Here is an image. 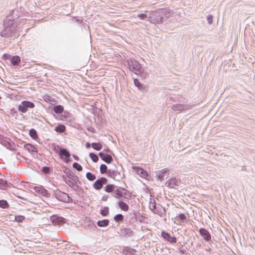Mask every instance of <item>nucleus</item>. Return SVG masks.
Listing matches in <instances>:
<instances>
[{"label":"nucleus","mask_w":255,"mask_h":255,"mask_svg":"<svg viewBox=\"0 0 255 255\" xmlns=\"http://www.w3.org/2000/svg\"><path fill=\"white\" fill-rule=\"evenodd\" d=\"M92 147L95 150H100L102 147H103V145H102V144L100 142H98V143H92Z\"/></svg>","instance_id":"19"},{"label":"nucleus","mask_w":255,"mask_h":255,"mask_svg":"<svg viewBox=\"0 0 255 255\" xmlns=\"http://www.w3.org/2000/svg\"><path fill=\"white\" fill-rule=\"evenodd\" d=\"M149 208L151 210H154L156 208L155 203L154 202H150L149 203Z\"/></svg>","instance_id":"31"},{"label":"nucleus","mask_w":255,"mask_h":255,"mask_svg":"<svg viewBox=\"0 0 255 255\" xmlns=\"http://www.w3.org/2000/svg\"><path fill=\"white\" fill-rule=\"evenodd\" d=\"M9 207V205L7 201L4 200H0V207L2 208H7Z\"/></svg>","instance_id":"22"},{"label":"nucleus","mask_w":255,"mask_h":255,"mask_svg":"<svg viewBox=\"0 0 255 255\" xmlns=\"http://www.w3.org/2000/svg\"><path fill=\"white\" fill-rule=\"evenodd\" d=\"M118 206L121 210L127 212L128 210L129 207L128 205L123 201L119 202Z\"/></svg>","instance_id":"13"},{"label":"nucleus","mask_w":255,"mask_h":255,"mask_svg":"<svg viewBox=\"0 0 255 255\" xmlns=\"http://www.w3.org/2000/svg\"><path fill=\"white\" fill-rule=\"evenodd\" d=\"M162 236L164 239L171 243H175L176 242V238L174 237H170L169 234L167 233L164 232H162Z\"/></svg>","instance_id":"8"},{"label":"nucleus","mask_w":255,"mask_h":255,"mask_svg":"<svg viewBox=\"0 0 255 255\" xmlns=\"http://www.w3.org/2000/svg\"><path fill=\"white\" fill-rule=\"evenodd\" d=\"M109 221L107 219H104L101 221H99L97 222V225L99 227H106L109 225Z\"/></svg>","instance_id":"16"},{"label":"nucleus","mask_w":255,"mask_h":255,"mask_svg":"<svg viewBox=\"0 0 255 255\" xmlns=\"http://www.w3.org/2000/svg\"><path fill=\"white\" fill-rule=\"evenodd\" d=\"M179 182V181L177 179L172 178L168 181V186L171 188H175V187L178 186Z\"/></svg>","instance_id":"11"},{"label":"nucleus","mask_w":255,"mask_h":255,"mask_svg":"<svg viewBox=\"0 0 255 255\" xmlns=\"http://www.w3.org/2000/svg\"><path fill=\"white\" fill-rule=\"evenodd\" d=\"M9 57H10V55L7 54H4L2 56V58L4 59H8V58H9Z\"/></svg>","instance_id":"36"},{"label":"nucleus","mask_w":255,"mask_h":255,"mask_svg":"<svg viewBox=\"0 0 255 255\" xmlns=\"http://www.w3.org/2000/svg\"><path fill=\"white\" fill-rule=\"evenodd\" d=\"M179 107H182V106H181V105H179Z\"/></svg>","instance_id":"39"},{"label":"nucleus","mask_w":255,"mask_h":255,"mask_svg":"<svg viewBox=\"0 0 255 255\" xmlns=\"http://www.w3.org/2000/svg\"><path fill=\"white\" fill-rule=\"evenodd\" d=\"M114 220L117 222H122L124 220V216L122 214H118L114 217Z\"/></svg>","instance_id":"23"},{"label":"nucleus","mask_w":255,"mask_h":255,"mask_svg":"<svg viewBox=\"0 0 255 255\" xmlns=\"http://www.w3.org/2000/svg\"><path fill=\"white\" fill-rule=\"evenodd\" d=\"M20 61V58L18 56H14L10 58L11 63L13 65H17Z\"/></svg>","instance_id":"15"},{"label":"nucleus","mask_w":255,"mask_h":255,"mask_svg":"<svg viewBox=\"0 0 255 255\" xmlns=\"http://www.w3.org/2000/svg\"><path fill=\"white\" fill-rule=\"evenodd\" d=\"M86 177L90 181H94L96 179V176L91 172L86 173Z\"/></svg>","instance_id":"24"},{"label":"nucleus","mask_w":255,"mask_h":255,"mask_svg":"<svg viewBox=\"0 0 255 255\" xmlns=\"http://www.w3.org/2000/svg\"><path fill=\"white\" fill-rule=\"evenodd\" d=\"M176 221H177L179 224H181L183 223L185 220L186 219V216L183 214H180L177 215L175 217Z\"/></svg>","instance_id":"12"},{"label":"nucleus","mask_w":255,"mask_h":255,"mask_svg":"<svg viewBox=\"0 0 255 255\" xmlns=\"http://www.w3.org/2000/svg\"><path fill=\"white\" fill-rule=\"evenodd\" d=\"M34 107L35 105L34 103L29 101H24L18 106V110L19 112L25 113L27 111L28 108L32 109Z\"/></svg>","instance_id":"1"},{"label":"nucleus","mask_w":255,"mask_h":255,"mask_svg":"<svg viewBox=\"0 0 255 255\" xmlns=\"http://www.w3.org/2000/svg\"><path fill=\"white\" fill-rule=\"evenodd\" d=\"M59 155L64 162H68L69 161V157L70 156V152L65 149L61 148L59 150Z\"/></svg>","instance_id":"3"},{"label":"nucleus","mask_w":255,"mask_h":255,"mask_svg":"<svg viewBox=\"0 0 255 255\" xmlns=\"http://www.w3.org/2000/svg\"><path fill=\"white\" fill-rule=\"evenodd\" d=\"M53 111L56 114H61L64 111V108L63 106L61 105L56 106L53 108Z\"/></svg>","instance_id":"18"},{"label":"nucleus","mask_w":255,"mask_h":255,"mask_svg":"<svg viewBox=\"0 0 255 255\" xmlns=\"http://www.w3.org/2000/svg\"><path fill=\"white\" fill-rule=\"evenodd\" d=\"M212 16L211 15H209L207 17V20L208 21V23L209 24H211L212 23Z\"/></svg>","instance_id":"34"},{"label":"nucleus","mask_w":255,"mask_h":255,"mask_svg":"<svg viewBox=\"0 0 255 255\" xmlns=\"http://www.w3.org/2000/svg\"><path fill=\"white\" fill-rule=\"evenodd\" d=\"M57 198L62 202H69L71 200L68 194L60 191H58L56 193Z\"/></svg>","instance_id":"2"},{"label":"nucleus","mask_w":255,"mask_h":255,"mask_svg":"<svg viewBox=\"0 0 255 255\" xmlns=\"http://www.w3.org/2000/svg\"><path fill=\"white\" fill-rule=\"evenodd\" d=\"M107 197H105V198L104 197H103V200H104V201H106V200H107Z\"/></svg>","instance_id":"38"},{"label":"nucleus","mask_w":255,"mask_h":255,"mask_svg":"<svg viewBox=\"0 0 255 255\" xmlns=\"http://www.w3.org/2000/svg\"><path fill=\"white\" fill-rule=\"evenodd\" d=\"M99 155L102 159L107 163H111L113 161V158L110 155L105 154L102 152H100Z\"/></svg>","instance_id":"6"},{"label":"nucleus","mask_w":255,"mask_h":255,"mask_svg":"<svg viewBox=\"0 0 255 255\" xmlns=\"http://www.w3.org/2000/svg\"><path fill=\"white\" fill-rule=\"evenodd\" d=\"M134 84L135 86H136L139 90L143 89V86L140 84V83L137 79H135L134 80Z\"/></svg>","instance_id":"25"},{"label":"nucleus","mask_w":255,"mask_h":255,"mask_svg":"<svg viewBox=\"0 0 255 255\" xmlns=\"http://www.w3.org/2000/svg\"><path fill=\"white\" fill-rule=\"evenodd\" d=\"M34 190L36 193H37L40 195L43 196H47L48 195L47 190L44 188L42 186H35L34 188Z\"/></svg>","instance_id":"5"},{"label":"nucleus","mask_w":255,"mask_h":255,"mask_svg":"<svg viewBox=\"0 0 255 255\" xmlns=\"http://www.w3.org/2000/svg\"><path fill=\"white\" fill-rule=\"evenodd\" d=\"M29 135L31 137H32L34 139H35L37 136L36 131L34 129H31L29 130Z\"/></svg>","instance_id":"26"},{"label":"nucleus","mask_w":255,"mask_h":255,"mask_svg":"<svg viewBox=\"0 0 255 255\" xmlns=\"http://www.w3.org/2000/svg\"><path fill=\"white\" fill-rule=\"evenodd\" d=\"M131 66L132 68L133 71L135 73H136L138 72H139L141 68L140 65L137 61L132 62V64Z\"/></svg>","instance_id":"10"},{"label":"nucleus","mask_w":255,"mask_h":255,"mask_svg":"<svg viewBox=\"0 0 255 255\" xmlns=\"http://www.w3.org/2000/svg\"><path fill=\"white\" fill-rule=\"evenodd\" d=\"M116 187L113 184H108L105 187V191L108 193L113 192Z\"/></svg>","instance_id":"14"},{"label":"nucleus","mask_w":255,"mask_h":255,"mask_svg":"<svg viewBox=\"0 0 255 255\" xmlns=\"http://www.w3.org/2000/svg\"><path fill=\"white\" fill-rule=\"evenodd\" d=\"M91 146V144L89 142H87L86 144V146L87 148H89Z\"/></svg>","instance_id":"37"},{"label":"nucleus","mask_w":255,"mask_h":255,"mask_svg":"<svg viewBox=\"0 0 255 255\" xmlns=\"http://www.w3.org/2000/svg\"><path fill=\"white\" fill-rule=\"evenodd\" d=\"M107 179L105 177H101L97 179L93 184V187L97 190H99L103 187L104 184L107 183Z\"/></svg>","instance_id":"4"},{"label":"nucleus","mask_w":255,"mask_h":255,"mask_svg":"<svg viewBox=\"0 0 255 255\" xmlns=\"http://www.w3.org/2000/svg\"><path fill=\"white\" fill-rule=\"evenodd\" d=\"M200 234L203 237V238L209 241L211 239V236L209 233L205 229L202 228L199 230Z\"/></svg>","instance_id":"9"},{"label":"nucleus","mask_w":255,"mask_h":255,"mask_svg":"<svg viewBox=\"0 0 255 255\" xmlns=\"http://www.w3.org/2000/svg\"><path fill=\"white\" fill-rule=\"evenodd\" d=\"M113 192L118 197L122 196V193L118 189L115 188V191H114Z\"/></svg>","instance_id":"33"},{"label":"nucleus","mask_w":255,"mask_h":255,"mask_svg":"<svg viewBox=\"0 0 255 255\" xmlns=\"http://www.w3.org/2000/svg\"><path fill=\"white\" fill-rule=\"evenodd\" d=\"M133 170L142 178H146L147 176V172L142 168L139 167H133Z\"/></svg>","instance_id":"7"},{"label":"nucleus","mask_w":255,"mask_h":255,"mask_svg":"<svg viewBox=\"0 0 255 255\" xmlns=\"http://www.w3.org/2000/svg\"><path fill=\"white\" fill-rule=\"evenodd\" d=\"M25 219V217L23 216H17L15 217V221L21 223Z\"/></svg>","instance_id":"30"},{"label":"nucleus","mask_w":255,"mask_h":255,"mask_svg":"<svg viewBox=\"0 0 255 255\" xmlns=\"http://www.w3.org/2000/svg\"><path fill=\"white\" fill-rule=\"evenodd\" d=\"M90 157H91V159L95 162H96L98 161L99 158H98V156L94 153H90Z\"/></svg>","instance_id":"27"},{"label":"nucleus","mask_w":255,"mask_h":255,"mask_svg":"<svg viewBox=\"0 0 255 255\" xmlns=\"http://www.w3.org/2000/svg\"><path fill=\"white\" fill-rule=\"evenodd\" d=\"M42 171L44 172L47 173H48V172L49 171V168H48L47 167H43L42 168Z\"/></svg>","instance_id":"35"},{"label":"nucleus","mask_w":255,"mask_h":255,"mask_svg":"<svg viewBox=\"0 0 255 255\" xmlns=\"http://www.w3.org/2000/svg\"><path fill=\"white\" fill-rule=\"evenodd\" d=\"M65 127L63 125H59L55 128V131L57 132H63L65 130Z\"/></svg>","instance_id":"20"},{"label":"nucleus","mask_w":255,"mask_h":255,"mask_svg":"<svg viewBox=\"0 0 255 255\" xmlns=\"http://www.w3.org/2000/svg\"><path fill=\"white\" fill-rule=\"evenodd\" d=\"M137 17L140 19L143 20L147 17V15L145 14L140 13L137 15Z\"/></svg>","instance_id":"32"},{"label":"nucleus","mask_w":255,"mask_h":255,"mask_svg":"<svg viewBox=\"0 0 255 255\" xmlns=\"http://www.w3.org/2000/svg\"><path fill=\"white\" fill-rule=\"evenodd\" d=\"M25 148L31 152H37L36 148L31 144H27L25 145Z\"/></svg>","instance_id":"17"},{"label":"nucleus","mask_w":255,"mask_h":255,"mask_svg":"<svg viewBox=\"0 0 255 255\" xmlns=\"http://www.w3.org/2000/svg\"><path fill=\"white\" fill-rule=\"evenodd\" d=\"M109 208L108 207H105L104 209L100 211V213L103 216H106L109 214Z\"/></svg>","instance_id":"21"},{"label":"nucleus","mask_w":255,"mask_h":255,"mask_svg":"<svg viewBox=\"0 0 255 255\" xmlns=\"http://www.w3.org/2000/svg\"><path fill=\"white\" fill-rule=\"evenodd\" d=\"M73 167L78 171H81L83 169L82 167L79 163L76 162L73 163Z\"/></svg>","instance_id":"28"},{"label":"nucleus","mask_w":255,"mask_h":255,"mask_svg":"<svg viewBox=\"0 0 255 255\" xmlns=\"http://www.w3.org/2000/svg\"><path fill=\"white\" fill-rule=\"evenodd\" d=\"M107 166L105 164H102L100 166V171L102 174L105 173L107 172Z\"/></svg>","instance_id":"29"}]
</instances>
